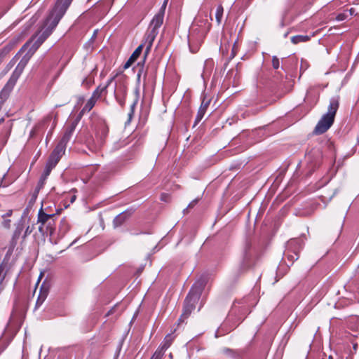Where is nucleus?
Masks as SVG:
<instances>
[{
	"label": "nucleus",
	"mask_w": 359,
	"mask_h": 359,
	"mask_svg": "<svg viewBox=\"0 0 359 359\" xmlns=\"http://www.w3.org/2000/svg\"><path fill=\"white\" fill-rule=\"evenodd\" d=\"M72 1V0L57 1L55 7L43 24L40 27L38 32L20 49L21 52H25L26 50H27V52L19 62L15 71L18 69H20V73L22 71L34 53L51 34L60 19L65 15Z\"/></svg>",
	"instance_id": "obj_1"
},
{
	"label": "nucleus",
	"mask_w": 359,
	"mask_h": 359,
	"mask_svg": "<svg viewBox=\"0 0 359 359\" xmlns=\"http://www.w3.org/2000/svg\"><path fill=\"white\" fill-rule=\"evenodd\" d=\"M339 106V97L338 96L332 97L330 100L327 113L323 115L314 128V134H323L332 126Z\"/></svg>",
	"instance_id": "obj_2"
},
{
	"label": "nucleus",
	"mask_w": 359,
	"mask_h": 359,
	"mask_svg": "<svg viewBox=\"0 0 359 359\" xmlns=\"http://www.w3.org/2000/svg\"><path fill=\"white\" fill-rule=\"evenodd\" d=\"M201 290V288L197 287L196 285L190 290L184 300L183 312L179 318L180 323L183 322L184 319L187 318L191 311L195 309V304L199 299Z\"/></svg>",
	"instance_id": "obj_3"
},
{
	"label": "nucleus",
	"mask_w": 359,
	"mask_h": 359,
	"mask_svg": "<svg viewBox=\"0 0 359 359\" xmlns=\"http://www.w3.org/2000/svg\"><path fill=\"white\" fill-rule=\"evenodd\" d=\"M55 215L45 213L42 208L38 212L37 222L40 224L39 231L43 235L49 233L52 235L55 230Z\"/></svg>",
	"instance_id": "obj_4"
},
{
	"label": "nucleus",
	"mask_w": 359,
	"mask_h": 359,
	"mask_svg": "<svg viewBox=\"0 0 359 359\" xmlns=\"http://www.w3.org/2000/svg\"><path fill=\"white\" fill-rule=\"evenodd\" d=\"M158 33V31L152 30L149 29L147 33L145 34L144 41L142 42V43H144V47L146 46L144 53V62L145 61L147 57L148 56L151 49L154 41Z\"/></svg>",
	"instance_id": "obj_5"
},
{
	"label": "nucleus",
	"mask_w": 359,
	"mask_h": 359,
	"mask_svg": "<svg viewBox=\"0 0 359 359\" xmlns=\"http://www.w3.org/2000/svg\"><path fill=\"white\" fill-rule=\"evenodd\" d=\"M66 145L59 142L55 149L51 153L48 162L56 165L62 156L65 154Z\"/></svg>",
	"instance_id": "obj_6"
},
{
	"label": "nucleus",
	"mask_w": 359,
	"mask_h": 359,
	"mask_svg": "<svg viewBox=\"0 0 359 359\" xmlns=\"http://www.w3.org/2000/svg\"><path fill=\"white\" fill-rule=\"evenodd\" d=\"M113 79L114 78H111L107 81L105 85H100L99 86H97V88L93 93L92 97L97 100L100 97H101L102 95H106L107 92V89L112 82Z\"/></svg>",
	"instance_id": "obj_7"
},
{
	"label": "nucleus",
	"mask_w": 359,
	"mask_h": 359,
	"mask_svg": "<svg viewBox=\"0 0 359 359\" xmlns=\"http://www.w3.org/2000/svg\"><path fill=\"white\" fill-rule=\"evenodd\" d=\"M163 18L164 13H163V12L158 11V13L154 15L152 20L151 21L149 29L158 31V28L163 24Z\"/></svg>",
	"instance_id": "obj_8"
},
{
	"label": "nucleus",
	"mask_w": 359,
	"mask_h": 359,
	"mask_svg": "<svg viewBox=\"0 0 359 359\" xmlns=\"http://www.w3.org/2000/svg\"><path fill=\"white\" fill-rule=\"evenodd\" d=\"M76 125H77V122L74 121L73 123H71L70 126H69L67 128L63 137H62V139L60 141L61 143H63L65 145H67V143L69 141L73 133L75 130Z\"/></svg>",
	"instance_id": "obj_9"
},
{
	"label": "nucleus",
	"mask_w": 359,
	"mask_h": 359,
	"mask_svg": "<svg viewBox=\"0 0 359 359\" xmlns=\"http://www.w3.org/2000/svg\"><path fill=\"white\" fill-rule=\"evenodd\" d=\"M132 215V212L129 210L124 211L117 215L113 221L114 226L118 227L122 225Z\"/></svg>",
	"instance_id": "obj_10"
},
{
	"label": "nucleus",
	"mask_w": 359,
	"mask_h": 359,
	"mask_svg": "<svg viewBox=\"0 0 359 359\" xmlns=\"http://www.w3.org/2000/svg\"><path fill=\"white\" fill-rule=\"evenodd\" d=\"M174 340V337L171 334H168L164 338L163 341L157 349L164 354L165 351L170 346Z\"/></svg>",
	"instance_id": "obj_11"
},
{
	"label": "nucleus",
	"mask_w": 359,
	"mask_h": 359,
	"mask_svg": "<svg viewBox=\"0 0 359 359\" xmlns=\"http://www.w3.org/2000/svg\"><path fill=\"white\" fill-rule=\"evenodd\" d=\"M55 166V165L50 163V162H48V161L47 162L46 165V168L44 170V172H43V175L41 177L40 182H39L41 185L44 183V182L46 181V178L50 175L52 169Z\"/></svg>",
	"instance_id": "obj_12"
},
{
	"label": "nucleus",
	"mask_w": 359,
	"mask_h": 359,
	"mask_svg": "<svg viewBox=\"0 0 359 359\" xmlns=\"http://www.w3.org/2000/svg\"><path fill=\"white\" fill-rule=\"evenodd\" d=\"M311 39V36L308 35H297L291 37V42L293 44H298L299 43H305Z\"/></svg>",
	"instance_id": "obj_13"
},
{
	"label": "nucleus",
	"mask_w": 359,
	"mask_h": 359,
	"mask_svg": "<svg viewBox=\"0 0 359 359\" xmlns=\"http://www.w3.org/2000/svg\"><path fill=\"white\" fill-rule=\"evenodd\" d=\"M97 100L91 96L81 110V113L89 112L95 106Z\"/></svg>",
	"instance_id": "obj_14"
},
{
	"label": "nucleus",
	"mask_w": 359,
	"mask_h": 359,
	"mask_svg": "<svg viewBox=\"0 0 359 359\" xmlns=\"http://www.w3.org/2000/svg\"><path fill=\"white\" fill-rule=\"evenodd\" d=\"M208 104H209V102H203L199 109H198V114H197V116H196V121L198 122L200 121L202 118L203 117L205 113V111L208 107Z\"/></svg>",
	"instance_id": "obj_15"
},
{
	"label": "nucleus",
	"mask_w": 359,
	"mask_h": 359,
	"mask_svg": "<svg viewBox=\"0 0 359 359\" xmlns=\"http://www.w3.org/2000/svg\"><path fill=\"white\" fill-rule=\"evenodd\" d=\"M223 13H224L223 6L222 5H219L217 7L216 12H215V18H216V21L218 25H219L222 22Z\"/></svg>",
	"instance_id": "obj_16"
},
{
	"label": "nucleus",
	"mask_w": 359,
	"mask_h": 359,
	"mask_svg": "<svg viewBox=\"0 0 359 359\" xmlns=\"http://www.w3.org/2000/svg\"><path fill=\"white\" fill-rule=\"evenodd\" d=\"M22 229H23V226L22 225H19L16 227V229L13 233V238H12V244L13 245H15L16 244V241L18 239V238L20 237L21 232L22 231Z\"/></svg>",
	"instance_id": "obj_17"
},
{
	"label": "nucleus",
	"mask_w": 359,
	"mask_h": 359,
	"mask_svg": "<svg viewBox=\"0 0 359 359\" xmlns=\"http://www.w3.org/2000/svg\"><path fill=\"white\" fill-rule=\"evenodd\" d=\"M22 229H23V226L22 225H19L16 227V229L13 233V238H12V244L13 245H15L16 244V241L18 239V238L20 237L21 232L22 231Z\"/></svg>",
	"instance_id": "obj_18"
},
{
	"label": "nucleus",
	"mask_w": 359,
	"mask_h": 359,
	"mask_svg": "<svg viewBox=\"0 0 359 359\" xmlns=\"http://www.w3.org/2000/svg\"><path fill=\"white\" fill-rule=\"evenodd\" d=\"M144 48V43H141L135 50V51L133 53V54L130 55V60H134L135 61L138 57L140 55L142 51V49Z\"/></svg>",
	"instance_id": "obj_19"
},
{
	"label": "nucleus",
	"mask_w": 359,
	"mask_h": 359,
	"mask_svg": "<svg viewBox=\"0 0 359 359\" xmlns=\"http://www.w3.org/2000/svg\"><path fill=\"white\" fill-rule=\"evenodd\" d=\"M69 228H70L69 224H68L66 219H65V218L62 219L60 221V231H62L63 233V234H65L69 230Z\"/></svg>",
	"instance_id": "obj_20"
},
{
	"label": "nucleus",
	"mask_w": 359,
	"mask_h": 359,
	"mask_svg": "<svg viewBox=\"0 0 359 359\" xmlns=\"http://www.w3.org/2000/svg\"><path fill=\"white\" fill-rule=\"evenodd\" d=\"M47 297V292L46 291H42V290H40V293L39 295V297L36 301V306H39L43 304L44 300L46 299Z\"/></svg>",
	"instance_id": "obj_21"
},
{
	"label": "nucleus",
	"mask_w": 359,
	"mask_h": 359,
	"mask_svg": "<svg viewBox=\"0 0 359 359\" xmlns=\"http://www.w3.org/2000/svg\"><path fill=\"white\" fill-rule=\"evenodd\" d=\"M47 297V292L46 291H42V290H40V293L39 295V297L36 301V306H39L43 304L44 300L46 299Z\"/></svg>",
	"instance_id": "obj_22"
},
{
	"label": "nucleus",
	"mask_w": 359,
	"mask_h": 359,
	"mask_svg": "<svg viewBox=\"0 0 359 359\" xmlns=\"http://www.w3.org/2000/svg\"><path fill=\"white\" fill-rule=\"evenodd\" d=\"M222 353L227 356L234 358L237 355L236 353L229 348H224L222 349Z\"/></svg>",
	"instance_id": "obj_23"
},
{
	"label": "nucleus",
	"mask_w": 359,
	"mask_h": 359,
	"mask_svg": "<svg viewBox=\"0 0 359 359\" xmlns=\"http://www.w3.org/2000/svg\"><path fill=\"white\" fill-rule=\"evenodd\" d=\"M17 78H18V76H15L14 75H13L12 77L10 79V80L8 81V83L6 85L5 88L3 90V91H4L5 89H7V88L11 89L13 87V86L15 85Z\"/></svg>",
	"instance_id": "obj_24"
},
{
	"label": "nucleus",
	"mask_w": 359,
	"mask_h": 359,
	"mask_svg": "<svg viewBox=\"0 0 359 359\" xmlns=\"http://www.w3.org/2000/svg\"><path fill=\"white\" fill-rule=\"evenodd\" d=\"M11 126H12V124H11V121H8L6 123V125H5L6 130L4 132V135H3L5 138H7L8 137L10 132H11Z\"/></svg>",
	"instance_id": "obj_25"
},
{
	"label": "nucleus",
	"mask_w": 359,
	"mask_h": 359,
	"mask_svg": "<svg viewBox=\"0 0 359 359\" xmlns=\"http://www.w3.org/2000/svg\"><path fill=\"white\" fill-rule=\"evenodd\" d=\"M348 15L347 12L341 13L337 15L336 20L337 21H343V20H346L348 18Z\"/></svg>",
	"instance_id": "obj_26"
},
{
	"label": "nucleus",
	"mask_w": 359,
	"mask_h": 359,
	"mask_svg": "<svg viewBox=\"0 0 359 359\" xmlns=\"http://www.w3.org/2000/svg\"><path fill=\"white\" fill-rule=\"evenodd\" d=\"M272 65L274 69H278L280 67L279 59L276 56H273L272 58Z\"/></svg>",
	"instance_id": "obj_27"
},
{
	"label": "nucleus",
	"mask_w": 359,
	"mask_h": 359,
	"mask_svg": "<svg viewBox=\"0 0 359 359\" xmlns=\"http://www.w3.org/2000/svg\"><path fill=\"white\" fill-rule=\"evenodd\" d=\"M163 354L161 352V351L156 350L151 359H161Z\"/></svg>",
	"instance_id": "obj_28"
},
{
	"label": "nucleus",
	"mask_w": 359,
	"mask_h": 359,
	"mask_svg": "<svg viewBox=\"0 0 359 359\" xmlns=\"http://www.w3.org/2000/svg\"><path fill=\"white\" fill-rule=\"evenodd\" d=\"M114 93H115V97H116L117 102L120 104V105H121L123 107L125 104L124 98L119 97V96L117 95L116 91Z\"/></svg>",
	"instance_id": "obj_29"
},
{
	"label": "nucleus",
	"mask_w": 359,
	"mask_h": 359,
	"mask_svg": "<svg viewBox=\"0 0 359 359\" xmlns=\"http://www.w3.org/2000/svg\"><path fill=\"white\" fill-rule=\"evenodd\" d=\"M287 258L290 259L292 262L294 260H297L299 258L298 254L295 252L294 255H288Z\"/></svg>",
	"instance_id": "obj_30"
},
{
	"label": "nucleus",
	"mask_w": 359,
	"mask_h": 359,
	"mask_svg": "<svg viewBox=\"0 0 359 359\" xmlns=\"http://www.w3.org/2000/svg\"><path fill=\"white\" fill-rule=\"evenodd\" d=\"M134 62H135L134 60H130V57H129L128 61L124 65V69L129 68Z\"/></svg>",
	"instance_id": "obj_31"
},
{
	"label": "nucleus",
	"mask_w": 359,
	"mask_h": 359,
	"mask_svg": "<svg viewBox=\"0 0 359 359\" xmlns=\"http://www.w3.org/2000/svg\"><path fill=\"white\" fill-rule=\"evenodd\" d=\"M169 197L168 194L163 193L161 195V200L167 202L168 201Z\"/></svg>",
	"instance_id": "obj_32"
},
{
	"label": "nucleus",
	"mask_w": 359,
	"mask_h": 359,
	"mask_svg": "<svg viewBox=\"0 0 359 359\" xmlns=\"http://www.w3.org/2000/svg\"><path fill=\"white\" fill-rule=\"evenodd\" d=\"M3 226L6 228V229H9L10 226H11V220L10 219H5L4 222H3Z\"/></svg>",
	"instance_id": "obj_33"
},
{
	"label": "nucleus",
	"mask_w": 359,
	"mask_h": 359,
	"mask_svg": "<svg viewBox=\"0 0 359 359\" xmlns=\"http://www.w3.org/2000/svg\"><path fill=\"white\" fill-rule=\"evenodd\" d=\"M168 1V0H164V2L159 11L160 12H163V13H165V10Z\"/></svg>",
	"instance_id": "obj_34"
},
{
	"label": "nucleus",
	"mask_w": 359,
	"mask_h": 359,
	"mask_svg": "<svg viewBox=\"0 0 359 359\" xmlns=\"http://www.w3.org/2000/svg\"><path fill=\"white\" fill-rule=\"evenodd\" d=\"M135 104H136V102H135L131 105V111H130V112L128 114L129 120H130V119H131V118H132V116H133V114L134 107H135Z\"/></svg>",
	"instance_id": "obj_35"
},
{
	"label": "nucleus",
	"mask_w": 359,
	"mask_h": 359,
	"mask_svg": "<svg viewBox=\"0 0 359 359\" xmlns=\"http://www.w3.org/2000/svg\"><path fill=\"white\" fill-rule=\"evenodd\" d=\"M118 90H120L123 94H125L126 92V88L125 86L122 85L118 87Z\"/></svg>",
	"instance_id": "obj_36"
},
{
	"label": "nucleus",
	"mask_w": 359,
	"mask_h": 359,
	"mask_svg": "<svg viewBox=\"0 0 359 359\" xmlns=\"http://www.w3.org/2000/svg\"><path fill=\"white\" fill-rule=\"evenodd\" d=\"M198 203V199L193 200L188 205L189 208H193Z\"/></svg>",
	"instance_id": "obj_37"
},
{
	"label": "nucleus",
	"mask_w": 359,
	"mask_h": 359,
	"mask_svg": "<svg viewBox=\"0 0 359 359\" xmlns=\"http://www.w3.org/2000/svg\"><path fill=\"white\" fill-rule=\"evenodd\" d=\"M32 231V229H30L29 226H27L26 230H25V237L27 236V235L30 234Z\"/></svg>",
	"instance_id": "obj_38"
},
{
	"label": "nucleus",
	"mask_w": 359,
	"mask_h": 359,
	"mask_svg": "<svg viewBox=\"0 0 359 359\" xmlns=\"http://www.w3.org/2000/svg\"><path fill=\"white\" fill-rule=\"evenodd\" d=\"M294 243H297V244L300 245V244H299V240H291V241L289 242L288 245H289V246H291V245H293V244H294Z\"/></svg>",
	"instance_id": "obj_39"
},
{
	"label": "nucleus",
	"mask_w": 359,
	"mask_h": 359,
	"mask_svg": "<svg viewBox=\"0 0 359 359\" xmlns=\"http://www.w3.org/2000/svg\"><path fill=\"white\" fill-rule=\"evenodd\" d=\"M6 175L4 174L1 178L0 177V187H5L4 185H3V182H4V179L6 178Z\"/></svg>",
	"instance_id": "obj_40"
},
{
	"label": "nucleus",
	"mask_w": 359,
	"mask_h": 359,
	"mask_svg": "<svg viewBox=\"0 0 359 359\" xmlns=\"http://www.w3.org/2000/svg\"><path fill=\"white\" fill-rule=\"evenodd\" d=\"M12 213H13V211L11 210H8L6 215H3V217L4 218L5 217H10L12 215Z\"/></svg>",
	"instance_id": "obj_41"
},
{
	"label": "nucleus",
	"mask_w": 359,
	"mask_h": 359,
	"mask_svg": "<svg viewBox=\"0 0 359 359\" xmlns=\"http://www.w3.org/2000/svg\"><path fill=\"white\" fill-rule=\"evenodd\" d=\"M346 12H347L348 15H352L354 13V9L353 8H351L350 10H348Z\"/></svg>",
	"instance_id": "obj_42"
},
{
	"label": "nucleus",
	"mask_w": 359,
	"mask_h": 359,
	"mask_svg": "<svg viewBox=\"0 0 359 359\" xmlns=\"http://www.w3.org/2000/svg\"><path fill=\"white\" fill-rule=\"evenodd\" d=\"M76 242V240H74L70 245L69 246H72V245H74L75 243Z\"/></svg>",
	"instance_id": "obj_43"
},
{
	"label": "nucleus",
	"mask_w": 359,
	"mask_h": 359,
	"mask_svg": "<svg viewBox=\"0 0 359 359\" xmlns=\"http://www.w3.org/2000/svg\"><path fill=\"white\" fill-rule=\"evenodd\" d=\"M169 359H172V353H170V354H169Z\"/></svg>",
	"instance_id": "obj_44"
},
{
	"label": "nucleus",
	"mask_w": 359,
	"mask_h": 359,
	"mask_svg": "<svg viewBox=\"0 0 359 359\" xmlns=\"http://www.w3.org/2000/svg\"><path fill=\"white\" fill-rule=\"evenodd\" d=\"M2 121H4V118H3V117H1V118H0V123H1Z\"/></svg>",
	"instance_id": "obj_45"
},
{
	"label": "nucleus",
	"mask_w": 359,
	"mask_h": 359,
	"mask_svg": "<svg viewBox=\"0 0 359 359\" xmlns=\"http://www.w3.org/2000/svg\"><path fill=\"white\" fill-rule=\"evenodd\" d=\"M86 78H85L83 80V83L86 81Z\"/></svg>",
	"instance_id": "obj_46"
},
{
	"label": "nucleus",
	"mask_w": 359,
	"mask_h": 359,
	"mask_svg": "<svg viewBox=\"0 0 359 359\" xmlns=\"http://www.w3.org/2000/svg\"><path fill=\"white\" fill-rule=\"evenodd\" d=\"M75 199V196H74L72 199V202Z\"/></svg>",
	"instance_id": "obj_47"
}]
</instances>
